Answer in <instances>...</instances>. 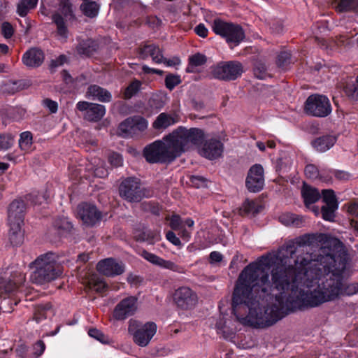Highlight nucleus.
<instances>
[{
  "instance_id": "33",
  "label": "nucleus",
  "mask_w": 358,
  "mask_h": 358,
  "mask_svg": "<svg viewBox=\"0 0 358 358\" xmlns=\"http://www.w3.org/2000/svg\"><path fill=\"white\" fill-rule=\"evenodd\" d=\"M52 313V305L50 303L38 304L35 308L34 319L36 322H40L42 320L48 317V313Z\"/></svg>"
},
{
  "instance_id": "47",
  "label": "nucleus",
  "mask_w": 358,
  "mask_h": 358,
  "mask_svg": "<svg viewBox=\"0 0 358 358\" xmlns=\"http://www.w3.org/2000/svg\"><path fill=\"white\" fill-rule=\"evenodd\" d=\"M338 208L331 206H323L321 208L322 217L324 220L332 221L335 217L334 212Z\"/></svg>"
},
{
  "instance_id": "18",
  "label": "nucleus",
  "mask_w": 358,
  "mask_h": 358,
  "mask_svg": "<svg viewBox=\"0 0 358 358\" xmlns=\"http://www.w3.org/2000/svg\"><path fill=\"white\" fill-rule=\"evenodd\" d=\"M203 145L199 150V154L209 159L215 160L220 158L224 151V144L217 138L203 139Z\"/></svg>"
},
{
  "instance_id": "17",
  "label": "nucleus",
  "mask_w": 358,
  "mask_h": 358,
  "mask_svg": "<svg viewBox=\"0 0 358 358\" xmlns=\"http://www.w3.org/2000/svg\"><path fill=\"white\" fill-rule=\"evenodd\" d=\"M137 308V298L130 296L122 299L115 306L113 316L117 320H124L134 315Z\"/></svg>"
},
{
  "instance_id": "19",
  "label": "nucleus",
  "mask_w": 358,
  "mask_h": 358,
  "mask_svg": "<svg viewBox=\"0 0 358 358\" xmlns=\"http://www.w3.org/2000/svg\"><path fill=\"white\" fill-rule=\"evenodd\" d=\"M25 276L22 273L15 272L10 276L0 278V298L6 299L23 284Z\"/></svg>"
},
{
  "instance_id": "30",
  "label": "nucleus",
  "mask_w": 358,
  "mask_h": 358,
  "mask_svg": "<svg viewBox=\"0 0 358 358\" xmlns=\"http://www.w3.org/2000/svg\"><path fill=\"white\" fill-rule=\"evenodd\" d=\"M279 219L280 222L286 226L300 227L303 223V217L291 213H283Z\"/></svg>"
},
{
  "instance_id": "10",
  "label": "nucleus",
  "mask_w": 358,
  "mask_h": 358,
  "mask_svg": "<svg viewBox=\"0 0 358 358\" xmlns=\"http://www.w3.org/2000/svg\"><path fill=\"white\" fill-rule=\"evenodd\" d=\"M243 72V65L237 61L221 62L211 69L213 78L224 81L234 80L240 77Z\"/></svg>"
},
{
  "instance_id": "49",
  "label": "nucleus",
  "mask_w": 358,
  "mask_h": 358,
  "mask_svg": "<svg viewBox=\"0 0 358 358\" xmlns=\"http://www.w3.org/2000/svg\"><path fill=\"white\" fill-rule=\"evenodd\" d=\"M332 175L334 176L336 179L343 181L348 180L350 176L348 172L344 171L329 170L327 177L331 178Z\"/></svg>"
},
{
  "instance_id": "50",
  "label": "nucleus",
  "mask_w": 358,
  "mask_h": 358,
  "mask_svg": "<svg viewBox=\"0 0 358 358\" xmlns=\"http://www.w3.org/2000/svg\"><path fill=\"white\" fill-rule=\"evenodd\" d=\"M190 181L192 184L196 188L206 187L208 185V180L200 176H191Z\"/></svg>"
},
{
  "instance_id": "52",
  "label": "nucleus",
  "mask_w": 358,
  "mask_h": 358,
  "mask_svg": "<svg viewBox=\"0 0 358 358\" xmlns=\"http://www.w3.org/2000/svg\"><path fill=\"white\" fill-rule=\"evenodd\" d=\"M110 164L114 167H119L122 165V157L117 152H113L108 157Z\"/></svg>"
},
{
  "instance_id": "58",
  "label": "nucleus",
  "mask_w": 358,
  "mask_h": 358,
  "mask_svg": "<svg viewBox=\"0 0 358 358\" xmlns=\"http://www.w3.org/2000/svg\"><path fill=\"white\" fill-rule=\"evenodd\" d=\"M23 199L26 201H30L34 205L40 204L41 201V196L37 194H29L24 196Z\"/></svg>"
},
{
  "instance_id": "32",
  "label": "nucleus",
  "mask_w": 358,
  "mask_h": 358,
  "mask_svg": "<svg viewBox=\"0 0 358 358\" xmlns=\"http://www.w3.org/2000/svg\"><path fill=\"white\" fill-rule=\"evenodd\" d=\"M80 10L85 16L90 18H94L99 14L100 5L93 1L83 2L80 5Z\"/></svg>"
},
{
  "instance_id": "9",
  "label": "nucleus",
  "mask_w": 358,
  "mask_h": 358,
  "mask_svg": "<svg viewBox=\"0 0 358 358\" xmlns=\"http://www.w3.org/2000/svg\"><path fill=\"white\" fill-rule=\"evenodd\" d=\"M120 196L129 203L140 202L145 196L141 180L136 177L124 178L119 186Z\"/></svg>"
},
{
  "instance_id": "24",
  "label": "nucleus",
  "mask_w": 358,
  "mask_h": 358,
  "mask_svg": "<svg viewBox=\"0 0 358 358\" xmlns=\"http://www.w3.org/2000/svg\"><path fill=\"white\" fill-rule=\"evenodd\" d=\"M87 96L92 97L93 100H98L101 102H110L112 100V94L106 89L103 88L97 85H91L88 87Z\"/></svg>"
},
{
  "instance_id": "35",
  "label": "nucleus",
  "mask_w": 358,
  "mask_h": 358,
  "mask_svg": "<svg viewBox=\"0 0 358 358\" xmlns=\"http://www.w3.org/2000/svg\"><path fill=\"white\" fill-rule=\"evenodd\" d=\"M304 172L306 177L310 179L314 180L320 178V180L324 181L328 180V179L324 176V175L326 173V171L324 169L319 171L317 167L314 164H310L306 165L305 167Z\"/></svg>"
},
{
  "instance_id": "59",
  "label": "nucleus",
  "mask_w": 358,
  "mask_h": 358,
  "mask_svg": "<svg viewBox=\"0 0 358 358\" xmlns=\"http://www.w3.org/2000/svg\"><path fill=\"white\" fill-rule=\"evenodd\" d=\"M88 334L90 336L96 338L101 343L104 342V334L96 329H90L88 331Z\"/></svg>"
},
{
  "instance_id": "1",
  "label": "nucleus",
  "mask_w": 358,
  "mask_h": 358,
  "mask_svg": "<svg viewBox=\"0 0 358 358\" xmlns=\"http://www.w3.org/2000/svg\"><path fill=\"white\" fill-rule=\"evenodd\" d=\"M305 235L289 241L281 246L276 255L280 264L273 267L270 275L267 268L271 266L267 257H262L249 264L240 273L232 294V313L242 324L255 328H266L258 324L260 319L273 316L275 308L282 306L289 292L299 288L306 271L317 264L313 254L306 251L312 241Z\"/></svg>"
},
{
  "instance_id": "61",
  "label": "nucleus",
  "mask_w": 358,
  "mask_h": 358,
  "mask_svg": "<svg viewBox=\"0 0 358 358\" xmlns=\"http://www.w3.org/2000/svg\"><path fill=\"white\" fill-rule=\"evenodd\" d=\"M166 237L169 241H170L172 244L176 246H180L181 245L180 240L179 238L176 236L174 232L172 231H169L166 234Z\"/></svg>"
},
{
  "instance_id": "4",
  "label": "nucleus",
  "mask_w": 358,
  "mask_h": 358,
  "mask_svg": "<svg viewBox=\"0 0 358 358\" xmlns=\"http://www.w3.org/2000/svg\"><path fill=\"white\" fill-rule=\"evenodd\" d=\"M32 264L36 266L30 277L34 283L42 285L49 282L62 274L60 266L57 263L52 252L41 255Z\"/></svg>"
},
{
  "instance_id": "16",
  "label": "nucleus",
  "mask_w": 358,
  "mask_h": 358,
  "mask_svg": "<svg viewBox=\"0 0 358 358\" xmlns=\"http://www.w3.org/2000/svg\"><path fill=\"white\" fill-rule=\"evenodd\" d=\"M264 185V169L261 164L252 166L245 180V186L250 192H260Z\"/></svg>"
},
{
  "instance_id": "45",
  "label": "nucleus",
  "mask_w": 358,
  "mask_h": 358,
  "mask_svg": "<svg viewBox=\"0 0 358 358\" xmlns=\"http://www.w3.org/2000/svg\"><path fill=\"white\" fill-rule=\"evenodd\" d=\"M254 73L259 79H264L267 76V68L264 63L258 61L254 66Z\"/></svg>"
},
{
  "instance_id": "43",
  "label": "nucleus",
  "mask_w": 358,
  "mask_h": 358,
  "mask_svg": "<svg viewBox=\"0 0 358 358\" xmlns=\"http://www.w3.org/2000/svg\"><path fill=\"white\" fill-rule=\"evenodd\" d=\"M180 76L169 73L165 78L166 87L170 91L181 83Z\"/></svg>"
},
{
  "instance_id": "54",
  "label": "nucleus",
  "mask_w": 358,
  "mask_h": 358,
  "mask_svg": "<svg viewBox=\"0 0 358 358\" xmlns=\"http://www.w3.org/2000/svg\"><path fill=\"white\" fill-rule=\"evenodd\" d=\"M1 32L6 38H10L13 35L14 29L10 23L4 22L1 26Z\"/></svg>"
},
{
  "instance_id": "51",
  "label": "nucleus",
  "mask_w": 358,
  "mask_h": 358,
  "mask_svg": "<svg viewBox=\"0 0 358 358\" xmlns=\"http://www.w3.org/2000/svg\"><path fill=\"white\" fill-rule=\"evenodd\" d=\"M90 285V287L99 293H103L107 289V285L101 280H96Z\"/></svg>"
},
{
  "instance_id": "8",
  "label": "nucleus",
  "mask_w": 358,
  "mask_h": 358,
  "mask_svg": "<svg viewBox=\"0 0 358 358\" xmlns=\"http://www.w3.org/2000/svg\"><path fill=\"white\" fill-rule=\"evenodd\" d=\"M129 333L133 336L134 341L141 347L147 346L156 334L157 325L153 322H148L141 325L135 320L129 321Z\"/></svg>"
},
{
  "instance_id": "7",
  "label": "nucleus",
  "mask_w": 358,
  "mask_h": 358,
  "mask_svg": "<svg viewBox=\"0 0 358 358\" xmlns=\"http://www.w3.org/2000/svg\"><path fill=\"white\" fill-rule=\"evenodd\" d=\"M213 31L222 38L228 43L238 45L245 38V32L242 27L238 24L227 22L220 19H215L212 25Z\"/></svg>"
},
{
  "instance_id": "37",
  "label": "nucleus",
  "mask_w": 358,
  "mask_h": 358,
  "mask_svg": "<svg viewBox=\"0 0 358 358\" xmlns=\"http://www.w3.org/2000/svg\"><path fill=\"white\" fill-rule=\"evenodd\" d=\"M358 6V0H338L336 9L338 12H348Z\"/></svg>"
},
{
  "instance_id": "11",
  "label": "nucleus",
  "mask_w": 358,
  "mask_h": 358,
  "mask_svg": "<svg viewBox=\"0 0 358 358\" xmlns=\"http://www.w3.org/2000/svg\"><path fill=\"white\" fill-rule=\"evenodd\" d=\"M304 111L311 116L324 117L331 113V106L326 96L312 94L305 102Z\"/></svg>"
},
{
  "instance_id": "44",
  "label": "nucleus",
  "mask_w": 358,
  "mask_h": 358,
  "mask_svg": "<svg viewBox=\"0 0 358 358\" xmlns=\"http://www.w3.org/2000/svg\"><path fill=\"white\" fill-rule=\"evenodd\" d=\"M277 65L282 68L286 69L287 66L291 63V53L288 51H281L278 55Z\"/></svg>"
},
{
  "instance_id": "56",
  "label": "nucleus",
  "mask_w": 358,
  "mask_h": 358,
  "mask_svg": "<svg viewBox=\"0 0 358 358\" xmlns=\"http://www.w3.org/2000/svg\"><path fill=\"white\" fill-rule=\"evenodd\" d=\"M181 224V219L178 215H173L170 217L169 226L173 230H177Z\"/></svg>"
},
{
  "instance_id": "41",
  "label": "nucleus",
  "mask_w": 358,
  "mask_h": 358,
  "mask_svg": "<svg viewBox=\"0 0 358 358\" xmlns=\"http://www.w3.org/2000/svg\"><path fill=\"white\" fill-rule=\"evenodd\" d=\"M147 48H150V56L152 57V61L157 64H161L163 60V55L159 46L155 44H150Z\"/></svg>"
},
{
  "instance_id": "34",
  "label": "nucleus",
  "mask_w": 358,
  "mask_h": 358,
  "mask_svg": "<svg viewBox=\"0 0 358 358\" xmlns=\"http://www.w3.org/2000/svg\"><path fill=\"white\" fill-rule=\"evenodd\" d=\"M38 0H20L17 4V13L21 17H25L28 13L35 8Z\"/></svg>"
},
{
  "instance_id": "40",
  "label": "nucleus",
  "mask_w": 358,
  "mask_h": 358,
  "mask_svg": "<svg viewBox=\"0 0 358 358\" xmlns=\"http://www.w3.org/2000/svg\"><path fill=\"white\" fill-rule=\"evenodd\" d=\"M54 227L61 233L70 232L73 229L71 222L65 217L57 219L54 222Z\"/></svg>"
},
{
  "instance_id": "38",
  "label": "nucleus",
  "mask_w": 358,
  "mask_h": 358,
  "mask_svg": "<svg viewBox=\"0 0 358 358\" xmlns=\"http://www.w3.org/2000/svg\"><path fill=\"white\" fill-rule=\"evenodd\" d=\"M322 200L324 206H331L338 208V204L334 192L332 189H323L322 191Z\"/></svg>"
},
{
  "instance_id": "26",
  "label": "nucleus",
  "mask_w": 358,
  "mask_h": 358,
  "mask_svg": "<svg viewBox=\"0 0 358 358\" xmlns=\"http://www.w3.org/2000/svg\"><path fill=\"white\" fill-rule=\"evenodd\" d=\"M98 49L97 43L90 38L79 41L76 46V51L81 56L90 57Z\"/></svg>"
},
{
  "instance_id": "63",
  "label": "nucleus",
  "mask_w": 358,
  "mask_h": 358,
  "mask_svg": "<svg viewBox=\"0 0 358 358\" xmlns=\"http://www.w3.org/2000/svg\"><path fill=\"white\" fill-rule=\"evenodd\" d=\"M66 61L67 58L65 55H59L57 58L51 61L50 66L51 68H57L63 65Z\"/></svg>"
},
{
  "instance_id": "60",
  "label": "nucleus",
  "mask_w": 358,
  "mask_h": 358,
  "mask_svg": "<svg viewBox=\"0 0 358 358\" xmlns=\"http://www.w3.org/2000/svg\"><path fill=\"white\" fill-rule=\"evenodd\" d=\"M157 233L151 230H145L140 234V238L143 241H150L157 236Z\"/></svg>"
},
{
  "instance_id": "64",
  "label": "nucleus",
  "mask_w": 358,
  "mask_h": 358,
  "mask_svg": "<svg viewBox=\"0 0 358 358\" xmlns=\"http://www.w3.org/2000/svg\"><path fill=\"white\" fill-rule=\"evenodd\" d=\"M348 212L352 216L358 218V202L349 203L348 206Z\"/></svg>"
},
{
  "instance_id": "21",
  "label": "nucleus",
  "mask_w": 358,
  "mask_h": 358,
  "mask_svg": "<svg viewBox=\"0 0 358 358\" xmlns=\"http://www.w3.org/2000/svg\"><path fill=\"white\" fill-rule=\"evenodd\" d=\"M97 271L108 277H113L124 273V264L113 258L103 259L96 265Z\"/></svg>"
},
{
  "instance_id": "29",
  "label": "nucleus",
  "mask_w": 358,
  "mask_h": 358,
  "mask_svg": "<svg viewBox=\"0 0 358 358\" xmlns=\"http://www.w3.org/2000/svg\"><path fill=\"white\" fill-rule=\"evenodd\" d=\"M301 195L306 206L315 203L321 197L320 194L317 189L313 188L306 184L303 186Z\"/></svg>"
},
{
  "instance_id": "13",
  "label": "nucleus",
  "mask_w": 358,
  "mask_h": 358,
  "mask_svg": "<svg viewBox=\"0 0 358 358\" xmlns=\"http://www.w3.org/2000/svg\"><path fill=\"white\" fill-rule=\"evenodd\" d=\"M77 216L87 227H94L102 219V213L96 206L85 202L78 206Z\"/></svg>"
},
{
  "instance_id": "6",
  "label": "nucleus",
  "mask_w": 358,
  "mask_h": 358,
  "mask_svg": "<svg viewBox=\"0 0 358 358\" xmlns=\"http://www.w3.org/2000/svg\"><path fill=\"white\" fill-rule=\"evenodd\" d=\"M74 20L76 15L71 0H58V10L52 15V23L56 26L57 35L66 40L69 36L66 21Z\"/></svg>"
},
{
  "instance_id": "27",
  "label": "nucleus",
  "mask_w": 358,
  "mask_h": 358,
  "mask_svg": "<svg viewBox=\"0 0 358 358\" xmlns=\"http://www.w3.org/2000/svg\"><path fill=\"white\" fill-rule=\"evenodd\" d=\"M10 230L8 238L10 243L13 246L20 245L24 241V234L21 230L22 224L20 223H8Z\"/></svg>"
},
{
  "instance_id": "55",
  "label": "nucleus",
  "mask_w": 358,
  "mask_h": 358,
  "mask_svg": "<svg viewBox=\"0 0 358 358\" xmlns=\"http://www.w3.org/2000/svg\"><path fill=\"white\" fill-rule=\"evenodd\" d=\"M43 104L51 113H55L58 110L57 103L50 99H45L43 101Z\"/></svg>"
},
{
  "instance_id": "23",
  "label": "nucleus",
  "mask_w": 358,
  "mask_h": 358,
  "mask_svg": "<svg viewBox=\"0 0 358 358\" xmlns=\"http://www.w3.org/2000/svg\"><path fill=\"white\" fill-rule=\"evenodd\" d=\"M315 41L322 48L327 51H332L336 48L345 46L350 43L349 38L345 36H338L336 38H330L329 41H327L324 38L315 37Z\"/></svg>"
},
{
  "instance_id": "22",
  "label": "nucleus",
  "mask_w": 358,
  "mask_h": 358,
  "mask_svg": "<svg viewBox=\"0 0 358 358\" xmlns=\"http://www.w3.org/2000/svg\"><path fill=\"white\" fill-rule=\"evenodd\" d=\"M43 52L37 48H32L26 51L22 56V63L29 68H37L44 61Z\"/></svg>"
},
{
  "instance_id": "2",
  "label": "nucleus",
  "mask_w": 358,
  "mask_h": 358,
  "mask_svg": "<svg viewBox=\"0 0 358 358\" xmlns=\"http://www.w3.org/2000/svg\"><path fill=\"white\" fill-rule=\"evenodd\" d=\"M317 264L303 273L299 288L289 292L285 304L275 308L269 319L259 320L262 327H271L290 312L314 308L334 301L341 296H351L358 292V283H346L343 273L349 262V255L345 250L338 255L326 253L325 250L317 255Z\"/></svg>"
},
{
  "instance_id": "62",
  "label": "nucleus",
  "mask_w": 358,
  "mask_h": 358,
  "mask_svg": "<svg viewBox=\"0 0 358 358\" xmlns=\"http://www.w3.org/2000/svg\"><path fill=\"white\" fill-rule=\"evenodd\" d=\"M195 33L202 37L206 38L208 36V29L205 27V25L202 23L199 24L195 28H194Z\"/></svg>"
},
{
  "instance_id": "15",
  "label": "nucleus",
  "mask_w": 358,
  "mask_h": 358,
  "mask_svg": "<svg viewBox=\"0 0 358 358\" xmlns=\"http://www.w3.org/2000/svg\"><path fill=\"white\" fill-rule=\"evenodd\" d=\"M76 108L82 112L83 118L89 122H96L101 120L106 113L104 106L85 101L78 102Z\"/></svg>"
},
{
  "instance_id": "3",
  "label": "nucleus",
  "mask_w": 358,
  "mask_h": 358,
  "mask_svg": "<svg viewBox=\"0 0 358 358\" xmlns=\"http://www.w3.org/2000/svg\"><path fill=\"white\" fill-rule=\"evenodd\" d=\"M203 138L204 132L202 129L199 128L187 129L183 127H179L171 134L164 137V141H171L178 157L192 146L202 143Z\"/></svg>"
},
{
  "instance_id": "46",
  "label": "nucleus",
  "mask_w": 358,
  "mask_h": 358,
  "mask_svg": "<svg viewBox=\"0 0 358 358\" xmlns=\"http://www.w3.org/2000/svg\"><path fill=\"white\" fill-rule=\"evenodd\" d=\"M13 136L10 134H0V150H8L13 144Z\"/></svg>"
},
{
  "instance_id": "28",
  "label": "nucleus",
  "mask_w": 358,
  "mask_h": 358,
  "mask_svg": "<svg viewBox=\"0 0 358 358\" xmlns=\"http://www.w3.org/2000/svg\"><path fill=\"white\" fill-rule=\"evenodd\" d=\"M176 122L172 115L166 113H160L152 123V127L159 131H162Z\"/></svg>"
},
{
  "instance_id": "42",
  "label": "nucleus",
  "mask_w": 358,
  "mask_h": 358,
  "mask_svg": "<svg viewBox=\"0 0 358 358\" xmlns=\"http://www.w3.org/2000/svg\"><path fill=\"white\" fill-rule=\"evenodd\" d=\"M32 144V134L30 131H24L20 134V138L19 140V145L23 150H27L29 149Z\"/></svg>"
},
{
  "instance_id": "39",
  "label": "nucleus",
  "mask_w": 358,
  "mask_h": 358,
  "mask_svg": "<svg viewBox=\"0 0 358 358\" xmlns=\"http://www.w3.org/2000/svg\"><path fill=\"white\" fill-rule=\"evenodd\" d=\"M141 83L138 80H134L124 90L123 97L125 99H131L139 90Z\"/></svg>"
},
{
  "instance_id": "12",
  "label": "nucleus",
  "mask_w": 358,
  "mask_h": 358,
  "mask_svg": "<svg viewBox=\"0 0 358 358\" xmlns=\"http://www.w3.org/2000/svg\"><path fill=\"white\" fill-rule=\"evenodd\" d=\"M148 127V121L141 116L129 117L118 126L119 135L123 138L138 136Z\"/></svg>"
},
{
  "instance_id": "5",
  "label": "nucleus",
  "mask_w": 358,
  "mask_h": 358,
  "mask_svg": "<svg viewBox=\"0 0 358 358\" xmlns=\"http://www.w3.org/2000/svg\"><path fill=\"white\" fill-rule=\"evenodd\" d=\"M143 156L150 164H170L177 157L171 140H157L147 145L143 150Z\"/></svg>"
},
{
  "instance_id": "57",
  "label": "nucleus",
  "mask_w": 358,
  "mask_h": 358,
  "mask_svg": "<svg viewBox=\"0 0 358 358\" xmlns=\"http://www.w3.org/2000/svg\"><path fill=\"white\" fill-rule=\"evenodd\" d=\"M45 349V345L41 340L38 341L34 345V355L36 357L41 356Z\"/></svg>"
},
{
  "instance_id": "53",
  "label": "nucleus",
  "mask_w": 358,
  "mask_h": 358,
  "mask_svg": "<svg viewBox=\"0 0 358 358\" xmlns=\"http://www.w3.org/2000/svg\"><path fill=\"white\" fill-rule=\"evenodd\" d=\"M142 257L144 259H145L146 260H148V262H150L155 265H158V266H159V264H160V261H162L161 257H159L152 253H150L146 250L143 251Z\"/></svg>"
},
{
  "instance_id": "48",
  "label": "nucleus",
  "mask_w": 358,
  "mask_h": 358,
  "mask_svg": "<svg viewBox=\"0 0 358 358\" xmlns=\"http://www.w3.org/2000/svg\"><path fill=\"white\" fill-rule=\"evenodd\" d=\"M190 64L194 65L195 66H200L205 64L207 62L206 57L201 53H196L190 56L188 59Z\"/></svg>"
},
{
  "instance_id": "31",
  "label": "nucleus",
  "mask_w": 358,
  "mask_h": 358,
  "mask_svg": "<svg viewBox=\"0 0 358 358\" xmlns=\"http://www.w3.org/2000/svg\"><path fill=\"white\" fill-rule=\"evenodd\" d=\"M260 209L261 206H259L257 202L252 200L246 199L242 206L239 208V214L242 216L255 215L260 211Z\"/></svg>"
},
{
  "instance_id": "36",
  "label": "nucleus",
  "mask_w": 358,
  "mask_h": 358,
  "mask_svg": "<svg viewBox=\"0 0 358 358\" xmlns=\"http://www.w3.org/2000/svg\"><path fill=\"white\" fill-rule=\"evenodd\" d=\"M343 91L349 98L358 100V83L355 80H350L345 83L343 86Z\"/></svg>"
},
{
  "instance_id": "14",
  "label": "nucleus",
  "mask_w": 358,
  "mask_h": 358,
  "mask_svg": "<svg viewBox=\"0 0 358 358\" xmlns=\"http://www.w3.org/2000/svg\"><path fill=\"white\" fill-rule=\"evenodd\" d=\"M173 299L176 306L182 310H189L195 306L198 298L195 292L188 287H180L175 290Z\"/></svg>"
},
{
  "instance_id": "25",
  "label": "nucleus",
  "mask_w": 358,
  "mask_h": 358,
  "mask_svg": "<svg viewBox=\"0 0 358 358\" xmlns=\"http://www.w3.org/2000/svg\"><path fill=\"white\" fill-rule=\"evenodd\" d=\"M336 136L324 135L315 138L312 142V145L319 152H325L336 143Z\"/></svg>"
},
{
  "instance_id": "20",
  "label": "nucleus",
  "mask_w": 358,
  "mask_h": 358,
  "mask_svg": "<svg viewBox=\"0 0 358 358\" xmlns=\"http://www.w3.org/2000/svg\"><path fill=\"white\" fill-rule=\"evenodd\" d=\"M27 211V203L22 197L14 199L8 206V223L23 224Z\"/></svg>"
}]
</instances>
